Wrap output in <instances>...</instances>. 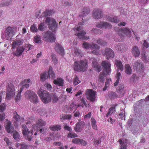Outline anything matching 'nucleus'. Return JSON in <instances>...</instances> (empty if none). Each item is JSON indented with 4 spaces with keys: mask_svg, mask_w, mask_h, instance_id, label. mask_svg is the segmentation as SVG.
<instances>
[{
    "mask_svg": "<svg viewBox=\"0 0 149 149\" xmlns=\"http://www.w3.org/2000/svg\"><path fill=\"white\" fill-rule=\"evenodd\" d=\"M82 47L85 49L88 50L91 49L92 51H88V53L97 55L100 54L99 49L100 47L97 44L93 42L90 43L84 42L82 44Z\"/></svg>",
    "mask_w": 149,
    "mask_h": 149,
    "instance_id": "obj_1",
    "label": "nucleus"
},
{
    "mask_svg": "<svg viewBox=\"0 0 149 149\" xmlns=\"http://www.w3.org/2000/svg\"><path fill=\"white\" fill-rule=\"evenodd\" d=\"M39 96L42 102L45 103H49L52 99L54 102H56L58 97L53 94H39Z\"/></svg>",
    "mask_w": 149,
    "mask_h": 149,
    "instance_id": "obj_2",
    "label": "nucleus"
},
{
    "mask_svg": "<svg viewBox=\"0 0 149 149\" xmlns=\"http://www.w3.org/2000/svg\"><path fill=\"white\" fill-rule=\"evenodd\" d=\"M74 31V34L80 39L83 40H88L89 38V37L88 36H85L86 34L85 31L84 30L80 24L78 26H75L73 28Z\"/></svg>",
    "mask_w": 149,
    "mask_h": 149,
    "instance_id": "obj_3",
    "label": "nucleus"
},
{
    "mask_svg": "<svg viewBox=\"0 0 149 149\" xmlns=\"http://www.w3.org/2000/svg\"><path fill=\"white\" fill-rule=\"evenodd\" d=\"M88 64L86 61L81 60L75 62L74 68L75 70L84 72L87 69Z\"/></svg>",
    "mask_w": 149,
    "mask_h": 149,
    "instance_id": "obj_4",
    "label": "nucleus"
},
{
    "mask_svg": "<svg viewBox=\"0 0 149 149\" xmlns=\"http://www.w3.org/2000/svg\"><path fill=\"white\" fill-rule=\"evenodd\" d=\"M22 133L25 138L29 141H31L32 138L33 131L31 130L29 131L25 124L22 125Z\"/></svg>",
    "mask_w": 149,
    "mask_h": 149,
    "instance_id": "obj_5",
    "label": "nucleus"
},
{
    "mask_svg": "<svg viewBox=\"0 0 149 149\" xmlns=\"http://www.w3.org/2000/svg\"><path fill=\"white\" fill-rule=\"evenodd\" d=\"M55 74L52 71V67H49L48 72H45L42 73L40 74L41 80L44 81L48 78L53 79L54 78Z\"/></svg>",
    "mask_w": 149,
    "mask_h": 149,
    "instance_id": "obj_6",
    "label": "nucleus"
},
{
    "mask_svg": "<svg viewBox=\"0 0 149 149\" xmlns=\"http://www.w3.org/2000/svg\"><path fill=\"white\" fill-rule=\"evenodd\" d=\"M42 37L45 41L53 42L55 41V38L54 34L50 31L44 32L42 34Z\"/></svg>",
    "mask_w": 149,
    "mask_h": 149,
    "instance_id": "obj_7",
    "label": "nucleus"
},
{
    "mask_svg": "<svg viewBox=\"0 0 149 149\" xmlns=\"http://www.w3.org/2000/svg\"><path fill=\"white\" fill-rule=\"evenodd\" d=\"M15 30L14 29V27L9 26L6 29L5 36L6 39L9 40L12 37L15 35Z\"/></svg>",
    "mask_w": 149,
    "mask_h": 149,
    "instance_id": "obj_8",
    "label": "nucleus"
},
{
    "mask_svg": "<svg viewBox=\"0 0 149 149\" xmlns=\"http://www.w3.org/2000/svg\"><path fill=\"white\" fill-rule=\"evenodd\" d=\"M45 22L49 25L50 28L53 31H55L57 28V24L56 23L55 19L49 17H47L45 20Z\"/></svg>",
    "mask_w": 149,
    "mask_h": 149,
    "instance_id": "obj_9",
    "label": "nucleus"
},
{
    "mask_svg": "<svg viewBox=\"0 0 149 149\" xmlns=\"http://www.w3.org/2000/svg\"><path fill=\"white\" fill-rule=\"evenodd\" d=\"M101 65L104 68V71L106 72L107 74H109L111 71L110 62L108 61H103L101 63Z\"/></svg>",
    "mask_w": 149,
    "mask_h": 149,
    "instance_id": "obj_10",
    "label": "nucleus"
},
{
    "mask_svg": "<svg viewBox=\"0 0 149 149\" xmlns=\"http://www.w3.org/2000/svg\"><path fill=\"white\" fill-rule=\"evenodd\" d=\"M29 83H31V80L29 79H25L21 82L20 84L22 85V86L20 88L19 93H21L24 90H26L29 87Z\"/></svg>",
    "mask_w": 149,
    "mask_h": 149,
    "instance_id": "obj_11",
    "label": "nucleus"
},
{
    "mask_svg": "<svg viewBox=\"0 0 149 149\" xmlns=\"http://www.w3.org/2000/svg\"><path fill=\"white\" fill-rule=\"evenodd\" d=\"M103 55L105 56L107 59L114 57V53L112 49L109 48H107L102 53Z\"/></svg>",
    "mask_w": 149,
    "mask_h": 149,
    "instance_id": "obj_12",
    "label": "nucleus"
},
{
    "mask_svg": "<svg viewBox=\"0 0 149 149\" xmlns=\"http://www.w3.org/2000/svg\"><path fill=\"white\" fill-rule=\"evenodd\" d=\"M134 69L137 72L142 73L143 70V65L141 62H136L133 65Z\"/></svg>",
    "mask_w": 149,
    "mask_h": 149,
    "instance_id": "obj_13",
    "label": "nucleus"
},
{
    "mask_svg": "<svg viewBox=\"0 0 149 149\" xmlns=\"http://www.w3.org/2000/svg\"><path fill=\"white\" fill-rule=\"evenodd\" d=\"M96 25L97 27L102 29H109L111 27V25L110 24L104 22H99Z\"/></svg>",
    "mask_w": 149,
    "mask_h": 149,
    "instance_id": "obj_14",
    "label": "nucleus"
},
{
    "mask_svg": "<svg viewBox=\"0 0 149 149\" xmlns=\"http://www.w3.org/2000/svg\"><path fill=\"white\" fill-rule=\"evenodd\" d=\"M93 16L95 19H100L103 17L102 11L100 9H96L93 10Z\"/></svg>",
    "mask_w": 149,
    "mask_h": 149,
    "instance_id": "obj_15",
    "label": "nucleus"
},
{
    "mask_svg": "<svg viewBox=\"0 0 149 149\" xmlns=\"http://www.w3.org/2000/svg\"><path fill=\"white\" fill-rule=\"evenodd\" d=\"M85 123L82 121L78 122L76 126L74 127V130L76 132H79L81 131L84 127Z\"/></svg>",
    "mask_w": 149,
    "mask_h": 149,
    "instance_id": "obj_16",
    "label": "nucleus"
},
{
    "mask_svg": "<svg viewBox=\"0 0 149 149\" xmlns=\"http://www.w3.org/2000/svg\"><path fill=\"white\" fill-rule=\"evenodd\" d=\"M119 34H121L123 33L128 36H130L131 34V31L128 28H121L119 29L117 31Z\"/></svg>",
    "mask_w": 149,
    "mask_h": 149,
    "instance_id": "obj_17",
    "label": "nucleus"
},
{
    "mask_svg": "<svg viewBox=\"0 0 149 149\" xmlns=\"http://www.w3.org/2000/svg\"><path fill=\"white\" fill-rule=\"evenodd\" d=\"M26 96L29 97V100L31 102L37 103L38 102V97L36 94H27Z\"/></svg>",
    "mask_w": 149,
    "mask_h": 149,
    "instance_id": "obj_18",
    "label": "nucleus"
},
{
    "mask_svg": "<svg viewBox=\"0 0 149 149\" xmlns=\"http://www.w3.org/2000/svg\"><path fill=\"white\" fill-rule=\"evenodd\" d=\"M83 107L84 105L83 104L80 105L79 104L78 105H76L74 104L73 102L71 104H70V107L68 109L69 112L70 113H71L72 112V111H73L74 112L78 107Z\"/></svg>",
    "mask_w": 149,
    "mask_h": 149,
    "instance_id": "obj_19",
    "label": "nucleus"
},
{
    "mask_svg": "<svg viewBox=\"0 0 149 149\" xmlns=\"http://www.w3.org/2000/svg\"><path fill=\"white\" fill-rule=\"evenodd\" d=\"M23 46L19 47L16 49V52H13V54L17 56H21L24 50Z\"/></svg>",
    "mask_w": 149,
    "mask_h": 149,
    "instance_id": "obj_20",
    "label": "nucleus"
},
{
    "mask_svg": "<svg viewBox=\"0 0 149 149\" xmlns=\"http://www.w3.org/2000/svg\"><path fill=\"white\" fill-rule=\"evenodd\" d=\"M132 52L133 55L135 57L139 56L140 51L138 47L136 46L132 47Z\"/></svg>",
    "mask_w": 149,
    "mask_h": 149,
    "instance_id": "obj_21",
    "label": "nucleus"
},
{
    "mask_svg": "<svg viewBox=\"0 0 149 149\" xmlns=\"http://www.w3.org/2000/svg\"><path fill=\"white\" fill-rule=\"evenodd\" d=\"M55 49L60 54L63 55L64 53V50L61 45L58 43L56 44Z\"/></svg>",
    "mask_w": 149,
    "mask_h": 149,
    "instance_id": "obj_22",
    "label": "nucleus"
},
{
    "mask_svg": "<svg viewBox=\"0 0 149 149\" xmlns=\"http://www.w3.org/2000/svg\"><path fill=\"white\" fill-rule=\"evenodd\" d=\"M92 66L95 70L98 72L102 70L101 66L98 64L96 59H94L92 63Z\"/></svg>",
    "mask_w": 149,
    "mask_h": 149,
    "instance_id": "obj_23",
    "label": "nucleus"
},
{
    "mask_svg": "<svg viewBox=\"0 0 149 149\" xmlns=\"http://www.w3.org/2000/svg\"><path fill=\"white\" fill-rule=\"evenodd\" d=\"M15 91V88L12 82L9 83L7 86V93H13Z\"/></svg>",
    "mask_w": 149,
    "mask_h": 149,
    "instance_id": "obj_24",
    "label": "nucleus"
},
{
    "mask_svg": "<svg viewBox=\"0 0 149 149\" xmlns=\"http://www.w3.org/2000/svg\"><path fill=\"white\" fill-rule=\"evenodd\" d=\"M115 62L116 66L118 68L117 69V73L118 72L119 70H120L121 71H123V66L121 62L120 61L116 60Z\"/></svg>",
    "mask_w": 149,
    "mask_h": 149,
    "instance_id": "obj_25",
    "label": "nucleus"
},
{
    "mask_svg": "<svg viewBox=\"0 0 149 149\" xmlns=\"http://www.w3.org/2000/svg\"><path fill=\"white\" fill-rule=\"evenodd\" d=\"M5 128L8 133L12 132L14 130L13 125H11L10 121L8 122L5 126Z\"/></svg>",
    "mask_w": 149,
    "mask_h": 149,
    "instance_id": "obj_26",
    "label": "nucleus"
},
{
    "mask_svg": "<svg viewBox=\"0 0 149 149\" xmlns=\"http://www.w3.org/2000/svg\"><path fill=\"white\" fill-rule=\"evenodd\" d=\"M23 41L21 39L15 40L13 42L12 46L13 49H14L17 46L22 45Z\"/></svg>",
    "mask_w": 149,
    "mask_h": 149,
    "instance_id": "obj_27",
    "label": "nucleus"
},
{
    "mask_svg": "<svg viewBox=\"0 0 149 149\" xmlns=\"http://www.w3.org/2000/svg\"><path fill=\"white\" fill-rule=\"evenodd\" d=\"M107 20L109 22L115 23H118L120 21L119 19L116 17L108 16L107 17Z\"/></svg>",
    "mask_w": 149,
    "mask_h": 149,
    "instance_id": "obj_28",
    "label": "nucleus"
},
{
    "mask_svg": "<svg viewBox=\"0 0 149 149\" xmlns=\"http://www.w3.org/2000/svg\"><path fill=\"white\" fill-rule=\"evenodd\" d=\"M109 74H107L106 72L103 71L101 72L99 74V78L100 81L101 82H104L105 80V77L107 75Z\"/></svg>",
    "mask_w": 149,
    "mask_h": 149,
    "instance_id": "obj_29",
    "label": "nucleus"
},
{
    "mask_svg": "<svg viewBox=\"0 0 149 149\" xmlns=\"http://www.w3.org/2000/svg\"><path fill=\"white\" fill-rule=\"evenodd\" d=\"M96 94H86L87 99L91 102H94L96 98Z\"/></svg>",
    "mask_w": 149,
    "mask_h": 149,
    "instance_id": "obj_30",
    "label": "nucleus"
},
{
    "mask_svg": "<svg viewBox=\"0 0 149 149\" xmlns=\"http://www.w3.org/2000/svg\"><path fill=\"white\" fill-rule=\"evenodd\" d=\"M127 141L126 140H122L120 139L119 140V142L120 145V149H126Z\"/></svg>",
    "mask_w": 149,
    "mask_h": 149,
    "instance_id": "obj_31",
    "label": "nucleus"
},
{
    "mask_svg": "<svg viewBox=\"0 0 149 149\" xmlns=\"http://www.w3.org/2000/svg\"><path fill=\"white\" fill-rule=\"evenodd\" d=\"M54 84L59 86H62L63 85V80L61 78H57L56 79L54 80Z\"/></svg>",
    "mask_w": 149,
    "mask_h": 149,
    "instance_id": "obj_32",
    "label": "nucleus"
},
{
    "mask_svg": "<svg viewBox=\"0 0 149 149\" xmlns=\"http://www.w3.org/2000/svg\"><path fill=\"white\" fill-rule=\"evenodd\" d=\"M125 72L128 74H132V70L130 65L126 64L125 65Z\"/></svg>",
    "mask_w": 149,
    "mask_h": 149,
    "instance_id": "obj_33",
    "label": "nucleus"
},
{
    "mask_svg": "<svg viewBox=\"0 0 149 149\" xmlns=\"http://www.w3.org/2000/svg\"><path fill=\"white\" fill-rule=\"evenodd\" d=\"M71 117V115L62 114L60 116V118L61 121H63L64 120L70 119Z\"/></svg>",
    "mask_w": 149,
    "mask_h": 149,
    "instance_id": "obj_34",
    "label": "nucleus"
},
{
    "mask_svg": "<svg viewBox=\"0 0 149 149\" xmlns=\"http://www.w3.org/2000/svg\"><path fill=\"white\" fill-rule=\"evenodd\" d=\"M24 50L28 51L33 49V46L31 45L28 43L25 44L24 45H23Z\"/></svg>",
    "mask_w": 149,
    "mask_h": 149,
    "instance_id": "obj_35",
    "label": "nucleus"
},
{
    "mask_svg": "<svg viewBox=\"0 0 149 149\" xmlns=\"http://www.w3.org/2000/svg\"><path fill=\"white\" fill-rule=\"evenodd\" d=\"M141 58L142 60L145 62H149V54L147 55L145 54H142Z\"/></svg>",
    "mask_w": 149,
    "mask_h": 149,
    "instance_id": "obj_36",
    "label": "nucleus"
},
{
    "mask_svg": "<svg viewBox=\"0 0 149 149\" xmlns=\"http://www.w3.org/2000/svg\"><path fill=\"white\" fill-rule=\"evenodd\" d=\"M49 128L51 130L55 131L60 130L61 126L59 125H53L50 126Z\"/></svg>",
    "mask_w": 149,
    "mask_h": 149,
    "instance_id": "obj_37",
    "label": "nucleus"
},
{
    "mask_svg": "<svg viewBox=\"0 0 149 149\" xmlns=\"http://www.w3.org/2000/svg\"><path fill=\"white\" fill-rule=\"evenodd\" d=\"M89 10L86 8H84L82 12L81 13L79 16L84 17L87 15L89 13Z\"/></svg>",
    "mask_w": 149,
    "mask_h": 149,
    "instance_id": "obj_38",
    "label": "nucleus"
},
{
    "mask_svg": "<svg viewBox=\"0 0 149 149\" xmlns=\"http://www.w3.org/2000/svg\"><path fill=\"white\" fill-rule=\"evenodd\" d=\"M91 125L93 128L95 130H97V126L96 125V121L95 119L91 118Z\"/></svg>",
    "mask_w": 149,
    "mask_h": 149,
    "instance_id": "obj_39",
    "label": "nucleus"
},
{
    "mask_svg": "<svg viewBox=\"0 0 149 149\" xmlns=\"http://www.w3.org/2000/svg\"><path fill=\"white\" fill-rule=\"evenodd\" d=\"M46 124V122L41 119H39L37 124V126L39 127L44 126Z\"/></svg>",
    "mask_w": 149,
    "mask_h": 149,
    "instance_id": "obj_40",
    "label": "nucleus"
},
{
    "mask_svg": "<svg viewBox=\"0 0 149 149\" xmlns=\"http://www.w3.org/2000/svg\"><path fill=\"white\" fill-rule=\"evenodd\" d=\"M121 74L120 72H118L117 73V74L116 76V78L117 79V80L114 83V85L115 86H117L118 84L119 83L120 79V77H121Z\"/></svg>",
    "mask_w": 149,
    "mask_h": 149,
    "instance_id": "obj_41",
    "label": "nucleus"
},
{
    "mask_svg": "<svg viewBox=\"0 0 149 149\" xmlns=\"http://www.w3.org/2000/svg\"><path fill=\"white\" fill-rule=\"evenodd\" d=\"M74 53L75 54L78 56L81 57L83 55V53L81 50L77 48L75 49Z\"/></svg>",
    "mask_w": 149,
    "mask_h": 149,
    "instance_id": "obj_42",
    "label": "nucleus"
},
{
    "mask_svg": "<svg viewBox=\"0 0 149 149\" xmlns=\"http://www.w3.org/2000/svg\"><path fill=\"white\" fill-rule=\"evenodd\" d=\"M30 30L31 32H37L38 31V29L36 25L35 24L31 25L30 27Z\"/></svg>",
    "mask_w": 149,
    "mask_h": 149,
    "instance_id": "obj_43",
    "label": "nucleus"
},
{
    "mask_svg": "<svg viewBox=\"0 0 149 149\" xmlns=\"http://www.w3.org/2000/svg\"><path fill=\"white\" fill-rule=\"evenodd\" d=\"M52 14V12L51 10H46V11L42 13V15L45 16H50Z\"/></svg>",
    "mask_w": 149,
    "mask_h": 149,
    "instance_id": "obj_44",
    "label": "nucleus"
},
{
    "mask_svg": "<svg viewBox=\"0 0 149 149\" xmlns=\"http://www.w3.org/2000/svg\"><path fill=\"white\" fill-rule=\"evenodd\" d=\"M80 82V81L79 80L78 77L76 75L74 79L73 84L75 85H77Z\"/></svg>",
    "mask_w": 149,
    "mask_h": 149,
    "instance_id": "obj_45",
    "label": "nucleus"
},
{
    "mask_svg": "<svg viewBox=\"0 0 149 149\" xmlns=\"http://www.w3.org/2000/svg\"><path fill=\"white\" fill-rule=\"evenodd\" d=\"M34 40L36 43H41V41L40 36H37L35 37L34 38Z\"/></svg>",
    "mask_w": 149,
    "mask_h": 149,
    "instance_id": "obj_46",
    "label": "nucleus"
},
{
    "mask_svg": "<svg viewBox=\"0 0 149 149\" xmlns=\"http://www.w3.org/2000/svg\"><path fill=\"white\" fill-rule=\"evenodd\" d=\"M68 137H69L70 138H72L77 137L78 136L75 133L72 131L70 132L68 134Z\"/></svg>",
    "mask_w": 149,
    "mask_h": 149,
    "instance_id": "obj_47",
    "label": "nucleus"
},
{
    "mask_svg": "<svg viewBox=\"0 0 149 149\" xmlns=\"http://www.w3.org/2000/svg\"><path fill=\"white\" fill-rule=\"evenodd\" d=\"M115 107H112L109 109L108 112L106 115L107 116H109L110 114H112L115 111Z\"/></svg>",
    "mask_w": 149,
    "mask_h": 149,
    "instance_id": "obj_48",
    "label": "nucleus"
},
{
    "mask_svg": "<svg viewBox=\"0 0 149 149\" xmlns=\"http://www.w3.org/2000/svg\"><path fill=\"white\" fill-rule=\"evenodd\" d=\"M109 96L111 99H114L116 97H120V95L119 96L116 94H109Z\"/></svg>",
    "mask_w": 149,
    "mask_h": 149,
    "instance_id": "obj_49",
    "label": "nucleus"
},
{
    "mask_svg": "<svg viewBox=\"0 0 149 149\" xmlns=\"http://www.w3.org/2000/svg\"><path fill=\"white\" fill-rule=\"evenodd\" d=\"M14 117L16 121L17 122H19L22 119L21 117H20L16 113L14 115Z\"/></svg>",
    "mask_w": 149,
    "mask_h": 149,
    "instance_id": "obj_50",
    "label": "nucleus"
},
{
    "mask_svg": "<svg viewBox=\"0 0 149 149\" xmlns=\"http://www.w3.org/2000/svg\"><path fill=\"white\" fill-rule=\"evenodd\" d=\"M29 145L26 144L24 143H22L21 147L19 148L20 149H28L29 147Z\"/></svg>",
    "mask_w": 149,
    "mask_h": 149,
    "instance_id": "obj_51",
    "label": "nucleus"
},
{
    "mask_svg": "<svg viewBox=\"0 0 149 149\" xmlns=\"http://www.w3.org/2000/svg\"><path fill=\"white\" fill-rule=\"evenodd\" d=\"M97 43L100 45H105L107 44V42L105 41L102 40L101 39H99L97 40Z\"/></svg>",
    "mask_w": 149,
    "mask_h": 149,
    "instance_id": "obj_52",
    "label": "nucleus"
},
{
    "mask_svg": "<svg viewBox=\"0 0 149 149\" xmlns=\"http://www.w3.org/2000/svg\"><path fill=\"white\" fill-rule=\"evenodd\" d=\"M13 137L16 140L18 139L19 138V133L16 131L14 132Z\"/></svg>",
    "mask_w": 149,
    "mask_h": 149,
    "instance_id": "obj_53",
    "label": "nucleus"
},
{
    "mask_svg": "<svg viewBox=\"0 0 149 149\" xmlns=\"http://www.w3.org/2000/svg\"><path fill=\"white\" fill-rule=\"evenodd\" d=\"M52 59L53 62L54 63L56 64L57 63L58 60L57 59L55 55L54 54L52 55Z\"/></svg>",
    "mask_w": 149,
    "mask_h": 149,
    "instance_id": "obj_54",
    "label": "nucleus"
},
{
    "mask_svg": "<svg viewBox=\"0 0 149 149\" xmlns=\"http://www.w3.org/2000/svg\"><path fill=\"white\" fill-rule=\"evenodd\" d=\"M123 45L121 44H118L116 46V50L121 51L123 49Z\"/></svg>",
    "mask_w": 149,
    "mask_h": 149,
    "instance_id": "obj_55",
    "label": "nucleus"
},
{
    "mask_svg": "<svg viewBox=\"0 0 149 149\" xmlns=\"http://www.w3.org/2000/svg\"><path fill=\"white\" fill-rule=\"evenodd\" d=\"M81 139L74 138L72 141V143L79 144V141H81Z\"/></svg>",
    "mask_w": 149,
    "mask_h": 149,
    "instance_id": "obj_56",
    "label": "nucleus"
},
{
    "mask_svg": "<svg viewBox=\"0 0 149 149\" xmlns=\"http://www.w3.org/2000/svg\"><path fill=\"white\" fill-rule=\"evenodd\" d=\"M6 109V104H3L0 105V112H3Z\"/></svg>",
    "mask_w": 149,
    "mask_h": 149,
    "instance_id": "obj_57",
    "label": "nucleus"
},
{
    "mask_svg": "<svg viewBox=\"0 0 149 149\" xmlns=\"http://www.w3.org/2000/svg\"><path fill=\"white\" fill-rule=\"evenodd\" d=\"M100 30L99 29H94L91 31V33H92L98 34L99 33Z\"/></svg>",
    "mask_w": 149,
    "mask_h": 149,
    "instance_id": "obj_58",
    "label": "nucleus"
},
{
    "mask_svg": "<svg viewBox=\"0 0 149 149\" xmlns=\"http://www.w3.org/2000/svg\"><path fill=\"white\" fill-rule=\"evenodd\" d=\"M45 26L43 23H41L39 25L38 29L40 31H43L45 28Z\"/></svg>",
    "mask_w": 149,
    "mask_h": 149,
    "instance_id": "obj_59",
    "label": "nucleus"
},
{
    "mask_svg": "<svg viewBox=\"0 0 149 149\" xmlns=\"http://www.w3.org/2000/svg\"><path fill=\"white\" fill-rule=\"evenodd\" d=\"M119 116L122 119L125 120V112L124 111H123L119 114Z\"/></svg>",
    "mask_w": 149,
    "mask_h": 149,
    "instance_id": "obj_60",
    "label": "nucleus"
},
{
    "mask_svg": "<svg viewBox=\"0 0 149 149\" xmlns=\"http://www.w3.org/2000/svg\"><path fill=\"white\" fill-rule=\"evenodd\" d=\"M45 86L49 90H50L52 89V86L49 84L46 83L45 84Z\"/></svg>",
    "mask_w": 149,
    "mask_h": 149,
    "instance_id": "obj_61",
    "label": "nucleus"
},
{
    "mask_svg": "<svg viewBox=\"0 0 149 149\" xmlns=\"http://www.w3.org/2000/svg\"><path fill=\"white\" fill-rule=\"evenodd\" d=\"M64 129L65 130L68 131L70 132L72 131V128L67 125H66L64 127Z\"/></svg>",
    "mask_w": 149,
    "mask_h": 149,
    "instance_id": "obj_62",
    "label": "nucleus"
},
{
    "mask_svg": "<svg viewBox=\"0 0 149 149\" xmlns=\"http://www.w3.org/2000/svg\"><path fill=\"white\" fill-rule=\"evenodd\" d=\"M124 88L123 86V85L121 86H120L117 89V91L118 92V93H121L123 92V89Z\"/></svg>",
    "mask_w": 149,
    "mask_h": 149,
    "instance_id": "obj_63",
    "label": "nucleus"
},
{
    "mask_svg": "<svg viewBox=\"0 0 149 149\" xmlns=\"http://www.w3.org/2000/svg\"><path fill=\"white\" fill-rule=\"evenodd\" d=\"M111 82V79H107L105 82L106 86H109Z\"/></svg>",
    "mask_w": 149,
    "mask_h": 149,
    "instance_id": "obj_64",
    "label": "nucleus"
}]
</instances>
